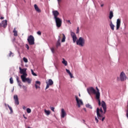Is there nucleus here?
I'll return each instance as SVG.
<instances>
[{
    "label": "nucleus",
    "mask_w": 128,
    "mask_h": 128,
    "mask_svg": "<svg viewBox=\"0 0 128 128\" xmlns=\"http://www.w3.org/2000/svg\"><path fill=\"white\" fill-rule=\"evenodd\" d=\"M4 17L1 16L0 20H4Z\"/></svg>",
    "instance_id": "54"
},
{
    "label": "nucleus",
    "mask_w": 128,
    "mask_h": 128,
    "mask_svg": "<svg viewBox=\"0 0 128 128\" xmlns=\"http://www.w3.org/2000/svg\"><path fill=\"white\" fill-rule=\"evenodd\" d=\"M35 86L36 88H40V86H38L36 84H35Z\"/></svg>",
    "instance_id": "45"
},
{
    "label": "nucleus",
    "mask_w": 128,
    "mask_h": 128,
    "mask_svg": "<svg viewBox=\"0 0 128 128\" xmlns=\"http://www.w3.org/2000/svg\"><path fill=\"white\" fill-rule=\"evenodd\" d=\"M22 82H28V84H31L32 83V80H30V78L26 77L24 78H21Z\"/></svg>",
    "instance_id": "8"
},
{
    "label": "nucleus",
    "mask_w": 128,
    "mask_h": 128,
    "mask_svg": "<svg viewBox=\"0 0 128 128\" xmlns=\"http://www.w3.org/2000/svg\"><path fill=\"white\" fill-rule=\"evenodd\" d=\"M126 116L128 118V113H126Z\"/></svg>",
    "instance_id": "57"
},
{
    "label": "nucleus",
    "mask_w": 128,
    "mask_h": 128,
    "mask_svg": "<svg viewBox=\"0 0 128 128\" xmlns=\"http://www.w3.org/2000/svg\"><path fill=\"white\" fill-rule=\"evenodd\" d=\"M26 48H27V50H30V46H28V44H26Z\"/></svg>",
    "instance_id": "43"
},
{
    "label": "nucleus",
    "mask_w": 128,
    "mask_h": 128,
    "mask_svg": "<svg viewBox=\"0 0 128 128\" xmlns=\"http://www.w3.org/2000/svg\"><path fill=\"white\" fill-rule=\"evenodd\" d=\"M104 6V4H102L100 5L101 8H102V6Z\"/></svg>",
    "instance_id": "58"
},
{
    "label": "nucleus",
    "mask_w": 128,
    "mask_h": 128,
    "mask_svg": "<svg viewBox=\"0 0 128 128\" xmlns=\"http://www.w3.org/2000/svg\"><path fill=\"white\" fill-rule=\"evenodd\" d=\"M67 22H70V24H72V22H70V20H68Z\"/></svg>",
    "instance_id": "55"
},
{
    "label": "nucleus",
    "mask_w": 128,
    "mask_h": 128,
    "mask_svg": "<svg viewBox=\"0 0 128 128\" xmlns=\"http://www.w3.org/2000/svg\"><path fill=\"white\" fill-rule=\"evenodd\" d=\"M28 128H30V126H28Z\"/></svg>",
    "instance_id": "64"
},
{
    "label": "nucleus",
    "mask_w": 128,
    "mask_h": 128,
    "mask_svg": "<svg viewBox=\"0 0 128 128\" xmlns=\"http://www.w3.org/2000/svg\"><path fill=\"white\" fill-rule=\"evenodd\" d=\"M66 116V111L64 110V109L62 108V110H61V115H60L61 118H64V116Z\"/></svg>",
    "instance_id": "14"
},
{
    "label": "nucleus",
    "mask_w": 128,
    "mask_h": 128,
    "mask_svg": "<svg viewBox=\"0 0 128 128\" xmlns=\"http://www.w3.org/2000/svg\"><path fill=\"white\" fill-rule=\"evenodd\" d=\"M6 26H8V22L6 20H4L0 23V26H3V28H6Z\"/></svg>",
    "instance_id": "10"
},
{
    "label": "nucleus",
    "mask_w": 128,
    "mask_h": 128,
    "mask_svg": "<svg viewBox=\"0 0 128 128\" xmlns=\"http://www.w3.org/2000/svg\"><path fill=\"white\" fill-rule=\"evenodd\" d=\"M10 84H14V79L12 78V77L10 78Z\"/></svg>",
    "instance_id": "32"
},
{
    "label": "nucleus",
    "mask_w": 128,
    "mask_h": 128,
    "mask_svg": "<svg viewBox=\"0 0 128 128\" xmlns=\"http://www.w3.org/2000/svg\"><path fill=\"white\" fill-rule=\"evenodd\" d=\"M87 92L90 96H91L92 94H96V89H94V87H89L87 88Z\"/></svg>",
    "instance_id": "4"
},
{
    "label": "nucleus",
    "mask_w": 128,
    "mask_h": 128,
    "mask_svg": "<svg viewBox=\"0 0 128 128\" xmlns=\"http://www.w3.org/2000/svg\"><path fill=\"white\" fill-rule=\"evenodd\" d=\"M57 42H60V36H58V39Z\"/></svg>",
    "instance_id": "44"
},
{
    "label": "nucleus",
    "mask_w": 128,
    "mask_h": 128,
    "mask_svg": "<svg viewBox=\"0 0 128 128\" xmlns=\"http://www.w3.org/2000/svg\"><path fill=\"white\" fill-rule=\"evenodd\" d=\"M96 96H100V90L98 88V86H96Z\"/></svg>",
    "instance_id": "17"
},
{
    "label": "nucleus",
    "mask_w": 128,
    "mask_h": 128,
    "mask_svg": "<svg viewBox=\"0 0 128 128\" xmlns=\"http://www.w3.org/2000/svg\"><path fill=\"white\" fill-rule=\"evenodd\" d=\"M27 40L30 46H34V37L32 35L28 36Z\"/></svg>",
    "instance_id": "2"
},
{
    "label": "nucleus",
    "mask_w": 128,
    "mask_h": 128,
    "mask_svg": "<svg viewBox=\"0 0 128 128\" xmlns=\"http://www.w3.org/2000/svg\"><path fill=\"white\" fill-rule=\"evenodd\" d=\"M24 118H25L26 120V117L24 116Z\"/></svg>",
    "instance_id": "62"
},
{
    "label": "nucleus",
    "mask_w": 128,
    "mask_h": 128,
    "mask_svg": "<svg viewBox=\"0 0 128 128\" xmlns=\"http://www.w3.org/2000/svg\"><path fill=\"white\" fill-rule=\"evenodd\" d=\"M52 12L53 16H54V18H58V16L60 14V12H58V10H53Z\"/></svg>",
    "instance_id": "12"
},
{
    "label": "nucleus",
    "mask_w": 128,
    "mask_h": 128,
    "mask_svg": "<svg viewBox=\"0 0 128 128\" xmlns=\"http://www.w3.org/2000/svg\"><path fill=\"white\" fill-rule=\"evenodd\" d=\"M77 46H84L85 40L82 37L79 38L76 42Z\"/></svg>",
    "instance_id": "1"
},
{
    "label": "nucleus",
    "mask_w": 128,
    "mask_h": 128,
    "mask_svg": "<svg viewBox=\"0 0 128 128\" xmlns=\"http://www.w3.org/2000/svg\"><path fill=\"white\" fill-rule=\"evenodd\" d=\"M126 113H128V109H127V110H126Z\"/></svg>",
    "instance_id": "61"
},
{
    "label": "nucleus",
    "mask_w": 128,
    "mask_h": 128,
    "mask_svg": "<svg viewBox=\"0 0 128 128\" xmlns=\"http://www.w3.org/2000/svg\"><path fill=\"white\" fill-rule=\"evenodd\" d=\"M22 108H23V110H26V106H22Z\"/></svg>",
    "instance_id": "53"
},
{
    "label": "nucleus",
    "mask_w": 128,
    "mask_h": 128,
    "mask_svg": "<svg viewBox=\"0 0 128 128\" xmlns=\"http://www.w3.org/2000/svg\"><path fill=\"white\" fill-rule=\"evenodd\" d=\"M50 108L52 112H54V107H50Z\"/></svg>",
    "instance_id": "46"
},
{
    "label": "nucleus",
    "mask_w": 128,
    "mask_h": 128,
    "mask_svg": "<svg viewBox=\"0 0 128 128\" xmlns=\"http://www.w3.org/2000/svg\"><path fill=\"white\" fill-rule=\"evenodd\" d=\"M108 18L110 20H112L114 18V12L112 11H110Z\"/></svg>",
    "instance_id": "20"
},
{
    "label": "nucleus",
    "mask_w": 128,
    "mask_h": 128,
    "mask_svg": "<svg viewBox=\"0 0 128 128\" xmlns=\"http://www.w3.org/2000/svg\"><path fill=\"white\" fill-rule=\"evenodd\" d=\"M50 50L52 54H54V48H50Z\"/></svg>",
    "instance_id": "38"
},
{
    "label": "nucleus",
    "mask_w": 128,
    "mask_h": 128,
    "mask_svg": "<svg viewBox=\"0 0 128 128\" xmlns=\"http://www.w3.org/2000/svg\"><path fill=\"white\" fill-rule=\"evenodd\" d=\"M22 88H26V86H22Z\"/></svg>",
    "instance_id": "60"
},
{
    "label": "nucleus",
    "mask_w": 128,
    "mask_h": 128,
    "mask_svg": "<svg viewBox=\"0 0 128 128\" xmlns=\"http://www.w3.org/2000/svg\"><path fill=\"white\" fill-rule=\"evenodd\" d=\"M84 112H86V108H84Z\"/></svg>",
    "instance_id": "59"
},
{
    "label": "nucleus",
    "mask_w": 128,
    "mask_h": 128,
    "mask_svg": "<svg viewBox=\"0 0 128 128\" xmlns=\"http://www.w3.org/2000/svg\"><path fill=\"white\" fill-rule=\"evenodd\" d=\"M46 84H46L45 90H48V88H50V84H48V82H46Z\"/></svg>",
    "instance_id": "40"
},
{
    "label": "nucleus",
    "mask_w": 128,
    "mask_h": 128,
    "mask_svg": "<svg viewBox=\"0 0 128 128\" xmlns=\"http://www.w3.org/2000/svg\"><path fill=\"white\" fill-rule=\"evenodd\" d=\"M86 108H90V110H92V105L90 104H88L86 105Z\"/></svg>",
    "instance_id": "27"
},
{
    "label": "nucleus",
    "mask_w": 128,
    "mask_h": 128,
    "mask_svg": "<svg viewBox=\"0 0 128 128\" xmlns=\"http://www.w3.org/2000/svg\"><path fill=\"white\" fill-rule=\"evenodd\" d=\"M95 120H96V124H98V119L97 116H95Z\"/></svg>",
    "instance_id": "42"
},
{
    "label": "nucleus",
    "mask_w": 128,
    "mask_h": 128,
    "mask_svg": "<svg viewBox=\"0 0 128 128\" xmlns=\"http://www.w3.org/2000/svg\"><path fill=\"white\" fill-rule=\"evenodd\" d=\"M104 118H105L104 117H103L102 118H101V120H102V122H104Z\"/></svg>",
    "instance_id": "51"
},
{
    "label": "nucleus",
    "mask_w": 128,
    "mask_h": 128,
    "mask_svg": "<svg viewBox=\"0 0 128 128\" xmlns=\"http://www.w3.org/2000/svg\"><path fill=\"white\" fill-rule=\"evenodd\" d=\"M31 72L32 74V76H38V74H36L34 73V70H32V69H31Z\"/></svg>",
    "instance_id": "31"
},
{
    "label": "nucleus",
    "mask_w": 128,
    "mask_h": 128,
    "mask_svg": "<svg viewBox=\"0 0 128 128\" xmlns=\"http://www.w3.org/2000/svg\"><path fill=\"white\" fill-rule=\"evenodd\" d=\"M13 32H14V36H18V31L16 30V28H14L13 30Z\"/></svg>",
    "instance_id": "25"
},
{
    "label": "nucleus",
    "mask_w": 128,
    "mask_h": 128,
    "mask_svg": "<svg viewBox=\"0 0 128 128\" xmlns=\"http://www.w3.org/2000/svg\"><path fill=\"white\" fill-rule=\"evenodd\" d=\"M58 46H60V42H56V47L58 48Z\"/></svg>",
    "instance_id": "34"
},
{
    "label": "nucleus",
    "mask_w": 128,
    "mask_h": 128,
    "mask_svg": "<svg viewBox=\"0 0 128 128\" xmlns=\"http://www.w3.org/2000/svg\"><path fill=\"white\" fill-rule=\"evenodd\" d=\"M110 26L111 30H114V25L112 24V20H110Z\"/></svg>",
    "instance_id": "21"
},
{
    "label": "nucleus",
    "mask_w": 128,
    "mask_h": 128,
    "mask_svg": "<svg viewBox=\"0 0 128 128\" xmlns=\"http://www.w3.org/2000/svg\"><path fill=\"white\" fill-rule=\"evenodd\" d=\"M37 34H38V36H42V32H40V30H38L37 32Z\"/></svg>",
    "instance_id": "41"
},
{
    "label": "nucleus",
    "mask_w": 128,
    "mask_h": 128,
    "mask_svg": "<svg viewBox=\"0 0 128 128\" xmlns=\"http://www.w3.org/2000/svg\"><path fill=\"white\" fill-rule=\"evenodd\" d=\"M58 2V4H60V2H62V0H57Z\"/></svg>",
    "instance_id": "52"
},
{
    "label": "nucleus",
    "mask_w": 128,
    "mask_h": 128,
    "mask_svg": "<svg viewBox=\"0 0 128 128\" xmlns=\"http://www.w3.org/2000/svg\"><path fill=\"white\" fill-rule=\"evenodd\" d=\"M23 60L24 62H28V58H26L25 57L23 58Z\"/></svg>",
    "instance_id": "35"
},
{
    "label": "nucleus",
    "mask_w": 128,
    "mask_h": 128,
    "mask_svg": "<svg viewBox=\"0 0 128 128\" xmlns=\"http://www.w3.org/2000/svg\"><path fill=\"white\" fill-rule=\"evenodd\" d=\"M96 114H97V118L98 120H102V116L100 114V108H96Z\"/></svg>",
    "instance_id": "11"
},
{
    "label": "nucleus",
    "mask_w": 128,
    "mask_h": 128,
    "mask_svg": "<svg viewBox=\"0 0 128 128\" xmlns=\"http://www.w3.org/2000/svg\"><path fill=\"white\" fill-rule=\"evenodd\" d=\"M62 63L63 64H64L66 66H68V62H66V60H65L64 58H63V60L62 61Z\"/></svg>",
    "instance_id": "28"
},
{
    "label": "nucleus",
    "mask_w": 128,
    "mask_h": 128,
    "mask_svg": "<svg viewBox=\"0 0 128 128\" xmlns=\"http://www.w3.org/2000/svg\"><path fill=\"white\" fill-rule=\"evenodd\" d=\"M16 80L18 82V86L20 87H22V82L20 80V78L18 76H16Z\"/></svg>",
    "instance_id": "18"
},
{
    "label": "nucleus",
    "mask_w": 128,
    "mask_h": 128,
    "mask_svg": "<svg viewBox=\"0 0 128 128\" xmlns=\"http://www.w3.org/2000/svg\"><path fill=\"white\" fill-rule=\"evenodd\" d=\"M48 84H49L50 86H52V84H54V81H52V79H49Z\"/></svg>",
    "instance_id": "24"
},
{
    "label": "nucleus",
    "mask_w": 128,
    "mask_h": 128,
    "mask_svg": "<svg viewBox=\"0 0 128 128\" xmlns=\"http://www.w3.org/2000/svg\"><path fill=\"white\" fill-rule=\"evenodd\" d=\"M28 76V74H26V72H25L24 74H23L22 75L20 76L21 78H26Z\"/></svg>",
    "instance_id": "26"
},
{
    "label": "nucleus",
    "mask_w": 128,
    "mask_h": 128,
    "mask_svg": "<svg viewBox=\"0 0 128 128\" xmlns=\"http://www.w3.org/2000/svg\"><path fill=\"white\" fill-rule=\"evenodd\" d=\"M44 112L47 114V116H49V114H50V111L46 110H44Z\"/></svg>",
    "instance_id": "30"
},
{
    "label": "nucleus",
    "mask_w": 128,
    "mask_h": 128,
    "mask_svg": "<svg viewBox=\"0 0 128 128\" xmlns=\"http://www.w3.org/2000/svg\"><path fill=\"white\" fill-rule=\"evenodd\" d=\"M19 70H20V73L22 74H24V72H26V68H22L21 67H20Z\"/></svg>",
    "instance_id": "16"
},
{
    "label": "nucleus",
    "mask_w": 128,
    "mask_h": 128,
    "mask_svg": "<svg viewBox=\"0 0 128 128\" xmlns=\"http://www.w3.org/2000/svg\"><path fill=\"white\" fill-rule=\"evenodd\" d=\"M99 112H104V111L102 110V109L100 108V109H99Z\"/></svg>",
    "instance_id": "49"
},
{
    "label": "nucleus",
    "mask_w": 128,
    "mask_h": 128,
    "mask_svg": "<svg viewBox=\"0 0 128 128\" xmlns=\"http://www.w3.org/2000/svg\"><path fill=\"white\" fill-rule=\"evenodd\" d=\"M26 112H28V114H30L32 112V110L30 108H27Z\"/></svg>",
    "instance_id": "33"
},
{
    "label": "nucleus",
    "mask_w": 128,
    "mask_h": 128,
    "mask_svg": "<svg viewBox=\"0 0 128 128\" xmlns=\"http://www.w3.org/2000/svg\"><path fill=\"white\" fill-rule=\"evenodd\" d=\"M66 72L67 74H68L70 72V71L69 70H68V69H66Z\"/></svg>",
    "instance_id": "48"
},
{
    "label": "nucleus",
    "mask_w": 128,
    "mask_h": 128,
    "mask_svg": "<svg viewBox=\"0 0 128 128\" xmlns=\"http://www.w3.org/2000/svg\"><path fill=\"white\" fill-rule=\"evenodd\" d=\"M14 100L15 102V104L18 106L20 104V102L18 101V95H14Z\"/></svg>",
    "instance_id": "9"
},
{
    "label": "nucleus",
    "mask_w": 128,
    "mask_h": 128,
    "mask_svg": "<svg viewBox=\"0 0 128 128\" xmlns=\"http://www.w3.org/2000/svg\"><path fill=\"white\" fill-rule=\"evenodd\" d=\"M34 8H35V10H36L38 12H41L42 10H40V9L38 8V5L36 4H35L34 5Z\"/></svg>",
    "instance_id": "19"
},
{
    "label": "nucleus",
    "mask_w": 128,
    "mask_h": 128,
    "mask_svg": "<svg viewBox=\"0 0 128 128\" xmlns=\"http://www.w3.org/2000/svg\"><path fill=\"white\" fill-rule=\"evenodd\" d=\"M63 38L62 40V42H66V36L64 34H62Z\"/></svg>",
    "instance_id": "29"
},
{
    "label": "nucleus",
    "mask_w": 128,
    "mask_h": 128,
    "mask_svg": "<svg viewBox=\"0 0 128 128\" xmlns=\"http://www.w3.org/2000/svg\"><path fill=\"white\" fill-rule=\"evenodd\" d=\"M79 96H80V94H79Z\"/></svg>",
    "instance_id": "63"
},
{
    "label": "nucleus",
    "mask_w": 128,
    "mask_h": 128,
    "mask_svg": "<svg viewBox=\"0 0 128 128\" xmlns=\"http://www.w3.org/2000/svg\"><path fill=\"white\" fill-rule=\"evenodd\" d=\"M15 42H16V38H14V39L12 40L13 44H14Z\"/></svg>",
    "instance_id": "50"
},
{
    "label": "nucleus",
    "mask_w": 128,
    "mask_h": 128,
    "mask_svg": "<svg viewBox=\"0 0 128 128\" xmlns=\"http://www.w3.org/2000/svg\"><path fill=\"white\" fill-rule=\"evenodd\" d=\"M9 56H14V53L10 51L9 54Z\"/></svg>",
    "instance_id": "37"
},
{
    "label": "nucleus",
    "mask_w": 128,
    "mask_h": 128,
    "mask_svg": "<svg viewBox=\"0 0 128 128\" xmlns=\"http://www.w3.org/2000/svg\"><path fill=\"white\" fill-rule=\"evenodd\" d=\"M36 84L37 86H40V82L37 80L36 82Z\"/></svg>",
    "instance_id": "36"
},
{
    "label": "nucleus",
    "mask_w": 128,
    "mask_h": 128,
    "mask_svg": "<svg viewBox=\"0 0 128 128\" xmlns=\"http://www.w3.org/2000/svg\"><path fill=\"white\" fill-rule=\"evenodd\" d=\"M8 108L9 110H10V114H13L14 113V110H12V106H10V105L8 104Z\"/></svg>",
    "instance_id": "23"
},
{
    "label": "nucleus",
    "mask_w": 128,
    "mask_h": 128,
    "mask_svg": "<svg viewBox=\"0 0 128 128\" xmlns=\"http://www.w3.org/2000/svg\"><path fill=\"white\" fill-rule=\"evenodd\" d=\"M120 80L121 82H124V80H126V74H124V72H120Z\"/></svg>",
    "instance_id": "6"
},
{
    "label": "nucleus",
    "mask_w": 128,
    "mask_h": 128,
    "mask_svg": "<svg viewBox=\"0 0 128 128\" xmlns=\"http://www.w3.org/2000/svg\"><path fill=\"white\" fill-rule=\"evenodd\" d=\"M79 30H80V28L78 27L77 30H76V34H78Z\"/></svg>",
    "instance_id": "47"
},
{
    "label": "nucleus",
    "mask_w": 128,
    "mask_h": 128,
    "mask_svg": "<svg viewBox=\"0 0 128 128\" xmlns=\"http://www.w3.org/2000/svg\"><path fill=\"white\" fill-rule=\"evenodd\" d=\"M68 74H69V76H70V78H74V76L72 75V72L69 73Z\"/></svg>",
    "instance_id": "39"
},
{
    "label": "nucleus",
    "mask_w": 128,
    "mask_h": 128,
    "mask_svg": "<svg viewBox=\"0 0 128 128\" xmlns=\"http://www.w3.org/2000/svg\"><path fill=\"white\" fill-rule=\"evenodd\" d=\"M54 19L55 20L57 28H60V26H62V19H60V18H55Z\"/></svg>",
    "instance_id": "3"
},
{
    "label": "nucleus",
    "mask_w": 128,
    "mask_h": 128,
    "mask_svg": "<svg viewBox=\"0 0 128 128\" xmlns=\"http://www.w3.org/2000/svg\"><path fill=\"white\" fill-rule=\"evenodd\" d=\"M102 106L104 110V114L106 112V102L104 101H102Z\"/></svg>",
    "instance_id": "13"
},
{
    "label": "nucleus",
    "mask_w": 128,
    "mask_h": 128,
    "mask_svg": "<svg viewBox=\"0 0 128 128\" xmlns=\"http://www.w3.org/2000/svg\"><path fill=\"white\" fill-rule=\"evenodd\" d=\"M75 98L76 104L78 106V108H80V106L84 105V102H82V100L80 99L78 97V96H76Z\"/></svg>",
    "instance_id": "5"
},
{
    "label": "nucleus",
    "mask_w": 128,
    "mask_h": 128,
    "mask_svg": "<svg viewBox=\"0 0 128 128\" xmlns=\"http://www.w3.org/2000/svg\"><path fill=\"white\" fill-rule=\"evenodd\" d=\"M116 30H118L120 28V19L118 18L116 21Z\"/></svg>",
    "instance_id": "15"
},
{
    "label": "nucleus",
    "mask_w": 128,
    "mask_h": 128,
    "mask_svg": "<svg viewBox=\"0 0 128 128\" xmlns=\"http://www.w3.org/2000/svg\"><path fill=\"white\" fill-rule=\"evenodd\" d=\"M70 36L73 40V42H76V40H78V38L76 37V33L74 32H70Z\"/></svg>",
    "instance_id": "7"
},
{
    "label": "nucleus",
    "mask_w": 128,
    "mask_h": 128,
    "mask_svg": "<svg viewBox=\"0 0 128 128\" xmlns=\"http://www.w3.org/2000/svg\"><path fill=\"white\" fill-rule=\"evenodd\" d=\"M4 106H8V104H6V103H4Z\"/></svg>",
    "instance_id": "56"
},
{
    "label": "nucleus",
    "mask_w": 128,
    "mask_h": 128,
    "mask_svg": "<svg viewBox=\"0 0 128 128\" xmlns=\"http://www.w3.org/2000/svg\"><path fill=\"white\" fill-rule=\"evenodd\" d=\"M100 96H96V98L98 100V106H100L101 103H100Z\"/></svg>",
    "instance_id": "22"
}]
</instances>
